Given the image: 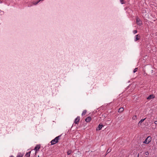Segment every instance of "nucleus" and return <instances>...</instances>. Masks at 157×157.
<instances>
[{
    "label": "nucleus",
    "instance_id": "4be33fe9",
    "mask_svg": "<svg viewBox=\"0 0 157 157\" xmlns=\"http://www.w3.org/2000/svg\"><path fill=\"white\" fill-rule=\"evenodd\" d=\"M111 149H110V150H109V149H108V150L107 151V153H109L111 151Z\"/></svg>",
    "mask_w": 157,
    "mask_h": 157
},
{
    "label": "nucleus",
    "instance_id": "0eeeda50",
    "mask_svg": "<svg viewBox=\"0 0 157 157\" xmlns=\"http://www.w3.org/2000/svg\"><path fill=\"white\" fill-rule=\"evenodd\" d=\"M91 120V118L90 117H87L85 120L86 122H89Z\"/></svg>",
    "mask_w": 157,
    "mask_h": 157
},
{
    "label": "nucleus",
    "instance_id": "39448f33",
    "mask_svg": "<svg viewBox=\"0 0 157 157\" xmlns=\"http://www.w3.org/2000/svg\"><path fill=\"white\" fill-rule=\"evenodd\" d=\"M142 22L141 20L139 18H137L136 19V24L139 25H141L142 24Z\"/></svg>",
    "mask_w": 157,
    "mask_h": 157
},
{
    "label": "nucleus",
    "instance_id": "dca6fc26",
    "mask_svg": "<svg viewBox=\"0 0 157 157\" xmlns=\"http://www.w3.org/2000/svg\"><path fill=\"white\" fill-rule=\"evenodd\" d=\"M136 118H137V116L136 115L132 117V119L133 120H135L136 119Z\"/></svg>",
    "mask_w": 157,
    "mask_h": 157
},
{
    "label": "nucleus",
    "instance_id": "423d86ee",
    "mask_svg": "<svg viewBox=\"0 0 157 157\" xmlns=\"http://www.w3.org/2000/svg\"><path fill=\"white\" fill-rule=\"evenodd\" d=\"M135 41H136L139 40L140 38V36L138 34L135 36Z\"/></svg>",
    "mask_w": 157,
    "mask_h": 157
},
{
    "label": "nucleus",
    "instance_id": "2eb2a0df",
    "mask_svg": "<svg viewBox=\"0 0 157 157\" xmlns=\"http://www.w3.org/2000/svg\"><path fill=\"white\" fill-rule=\"evenodd\" d=\"M72 152V151L71 150H68V151H67V154L68 155H70L71 153Z\"/></svg>",
    "mask_w": 157,
    "mask_h": 157
},
{
    "label": "nucleus",
    "instance_id": "393cba45",
    "mask_svg": "<svg viewBox=\"0 0 157 157\" xmlns=\"http://www.w3.org/2000/svg\"><path fill=\"white\" fill-rule=\"evenodd\" d=\"M10 157H13V156H10Z\"/></svg>",
    "mask_w": 157,
    "mask_h": 157
},
{
    "label": "nucleus",
    "instance_id": "6ab92c4d",
    "mask_svg": "<svg viewBox=\"0 0 157 157\" xmlns=\"http://www.w3.org/2000/svg\"><path fill=\"white\" fill-rule=\"evenodd\" d=\"M133 32L134 34H135L137 32V31L136 30H134L133 31Z\"/></svg>",
    "mask_w": 157,
    "mask_h": 157
},
{
    "label": "nucleus",
    "instance_id": "aec40b11",
    "mask_svg": "<svg viewBox=\"0 0 157 157\" xmlns=\"http://www.w3.org/2000/svg\"><path fill=\"white\" fill-rule=\"evenodd\" d=\"M149 154V153L148 152V151H147L145 152V155H148Z\"/></svg>",
    "mask_w": 157,
    "mask_h": 157
},
{
    "label": "nucleus",
    "instance_id": "6e6552de",
    "mask_svg": "<svg viewBox=\"0 0 157 157\" xmlns=\"http://www.w3.org/2000/svg\"><path fill=\"white\" fill-rule=\"evenodd\" d=\"M154 97H155V96L153 95V94L150 95L147 98V99H150L151 98H154Z\"/></svg>",
    "mask_w": 157,
    "mask_h": 157
},
{
    "label": "nucleus",
    "instance_id": "1a4fd4ad",
    "mask_svg": "<svg viewBox=\"0 0 157 157\" xmlns=\"http://www.w3.org/2000/svg\"><path fill=\"white\" fill-rule=\"evenodd\" d=\"M24 155V154H23L21 153H19L18 154L17 157H22Z\"/></svg>",
    "mask_w": 157,
    "mask_h": 157
},
{
    "label": "nucleus",
    "instance_id": "412c9836",
    "mask_svg": "<svg viewBox=\"0 0 157 157\" xmlns=\"http://www.w3.org/2000/svg\"><path fill=\"white\" fill-rule=\"evenodd\" d=\"M39 2H38V1L36 2H34L33 3V4L34 5H37Z\"/></svg>",
    "mask_w": 157,
    "mask_h": 157
},
{
    "label": "nucleus",
    "instance_id": "9b49d317",
    "mask_svg": "<svg viewBox=\"0 0 157 157\" xmlns=\"http://www.w3.org/2000/svg\"><path fill=\"white\" fill-rule=\"evenodd\" d=\"M124 110V108L123 107L119 109L118 112L121 113Z\"/></svg>",
    "mask_w": 157,
    "mask_h": 157
},
{
    "label": "nucleus",
    "instance_id": "f3484780",
    "mask_svg": "<svg viewBox=\"0 0 157 157\" xmlns=\"http://www.w3.org/2000/svg\"><path fill=\"white\" fill-rule=\"evenodd\" d=\"M120 2L122 4L125 3L124 0H120Z\"/></svg>",
    "mask_w": 157,
    "mask_h": 157
},
{
    "label": "nucleus",
    "instance_id": "f257e3e1",
    "mask_svg": "<svg viewBox=\"0 0 157 157\" xmlns=\"http://www.w3.org/2000/svg\"><path fill=\"white\" fill-rule=\"evenodd\" d=\"M60 136L61 135L59 136L56 137L54 139L52 140L51 141V144L53 145L57 143L58 141V140L60 139Z\"/></svg>",
    "mask_w": 157,
    "mask_h": 157
},
{
    "label": "nucleus",
    "instance_id": "5701e85b",
    "mask_svg": "<svg viewBox=\"0 0 157 157\" xmlns=\"http://www.w3.org/2000/svg\"><path fill=\"white\" fill-rule=\"evenodd\" d=\"M154 123L155 124H157V121H155L154 122Z\"/></svg>",
    "mask_w": 157,
    "mask_h": 157
},
{
    "label": "nucleus",
    "instance_id": "7ed1b4c3",
    "mask_svg": "<svg viewBox=\"0 0 157 157\" xmlns=\"http://www.w3.org/2000/svg\"><path fill=\"white\" fill-rule=\"evenodd\" d=\"M40 148V146L39 145H37L35 147L34 150L35 151V154H36L37 151H38L39 150Z\"/></svg>",
    "mask_w": 157,
    "mask_h": 157
},
{
    "label": "nucleus",
    "instance_id": "20e7f679",
    "mask_svg": "<svg viewBox=\"0 0 157 157\" xmlns=\"http://www.w3.org/2000/svg\"><path fill=\"white\" fill-rule=\"evenodd\" d=\"M80 119V117H77L75 119L74 123L75 124H78L79 122V121Z\"/></svg>",
    "mask_w": 157,
    "mask_h": 157
},
{
    "label": "nucleus",
    "instance_id": "f03ea898",
    "mask_svg": "<svg viewBox=\"0 0 157 157\" xmlns=\"http://www.w3.org/2000/svg\"><path fill=\"white\" fill-rule=\"evenodd\" d=\"M151 136H148L145 140L143 142V143L145 144H148L151 140Z\"/></svg>",
    "mask_w": 157,
    "mask_h": 157
},
{
    "label": "nucleus",
    "instance_id": "4468645a",
    "mask_svg": "<svg viewBox=\"0 0 157 157\" xmlns=\"http://www.w3.org/2000/svg\"><path fill=\"white\" fill-rule=\"evenodd\" d=\"M87 112V111L86 110H84L82 112V116H84L86 114Z\"/></svg>",
    "mask_w": 157,
    "mask_h": 157
},
{
    "label": "nucleus",
    "instance_id": "b1692460",
    "mask_svg": "<svg viewBox=\"0 0 157 157\" xmlns=\"http://www.w3.org/2000/svg\"><path fill=\"white\" fill-rule=\"evenodd\" d=\"M43 0H38V2H40L41 1H43Z\"/></svg>",
    "mask_w": 157,
    "mask_h": 157
},
{
    "label": "nucleus",
    "instance_id": "a211bd4d",
    "mask_svg": "<svg viewBox=\"0 0 157 157\" xmlns=\"http://www.w3.org/2000/svg\"><path fill=\"white\" fill-rule=\"evenodd\" d=\"M138 70V68H135L133 70V72L134 73L135 72H136L137 71V70Z\"/></svg>",
    "mask_w": 157,
    "mask_h": 157
},
{
    "label": "nucleus",
    "instance_id": "9d476101",
    "mask_svg": "<svg viewBox=\"0 0 157 157\" xmlns=\"http://www.w3.org/2000/svg\"><path fill=\"white\" fill-rule=\"evenodd\" d=\"M103 127V125H102L100 124L98 127V130H100Z\"/></svg>",
    "mask_w": 157,
    "mask_h": 157
},
{
    "label": "nucleus",
    "instance_id": "ddd939ff",
    "mask_svg": "<svg viewBox=\"0 0 157 157\" xmlns=\"http://www.w3.org/2000/svg\"><path fill=\"white\" fill-rule=\"evenodd\" d=\"M146 118H145L144 119H141V120L139 122L138 124H141V123L145 120Z\"/></svg>",
    "mask_w": 157,
    "mask_h": 157
},
{
    "label": "nucleus",
    "instance_id": "f8f14e48",
    "mask_svg": "<svg viewBox=\"0 0 157 157\" xmlns=\"http://www.w3.org/2000/svg\"><path fill=\"white\" fill-rule=\"evenodd\" d=\"M30 152L31 151L27 153L25 155V156H26V157H29Z\"/></svg>",
    "mask_w": 157,
    "mask_h": 157
}]
</instances>
